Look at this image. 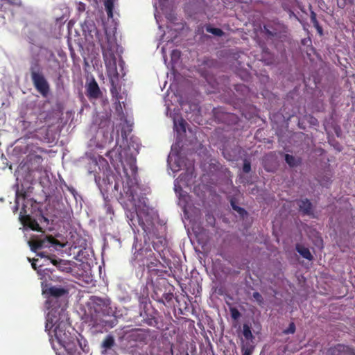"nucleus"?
<instances>
[{"instance_id":"nucleus-1","label":"nucleus","mask_w":355,"mask_h":355,"mask_svg":"<svg viewBox=\"0 0 355 355\" xmlns=\"http://www.w3.org/2000/svg\"><path fill=\"white\" fill-rule=\"evenodd\" d=\"M136 187H123V191L128 200L134 204L135 212L126 214L131 226H140L146 234H150L153 226V210L147 205V198L141 196L136 198Z\"/></svg>"},{"instance_id":"nucleus-2","label":"nucleus","mask_w":355,"mask_h":355,"mask_svg":"<svg viewBox=\"0 0 355 355\" xmlns=\"http://www.w3.org/2000/svg\"><path fill=\"white\" fill-rule=\"evenodd\" d=\"M70 329L73 330L69 322H60L53 330L55 338L68 355H81L82 352L85 351L87 345L83 346L76 336L71 334Z\"/></svg>"},{"instance_id":"nucleus-3","label":"nucleus","mask_w":355,"mask_h":355,"mask_svg":"<svg viewBox=\"0 0 355 355\" xmlns=\"http://www.w3.org/2000/svg\"><path fill=\"white\" fill-rule=\"evenodd\" d=\"M42 294L46 298L45 307L50 311L57 312L60 308L63 311L66 306L69 289L61 286L46 284L42 285Z\"/></svg>"},{"instance_id":"nucleus-4","label":"nucleus","mask_w":355,"mask_h":355,"mask_svg":"<svg viewBox=\"0 0 355 355\" xmlns=\"http://www.w3.org/2000/svg\"><path fill=\"white\" fill-rule=\"evenodd\" d=\"M31 81L35 89L44 97H46L50 91L48 80L44 76L42 67L37 59L31 62L29 68Z\"/></svg>"},{"instance_id":"nucleus-5","label":"nucleus","mask_w":355,"mask_h":355,"mask_svg":"<svg viewBox=\"0 0 355 355\" xmlns=\"http://www.w3.org/2000/svg\"><path fill=\"white\" fill-rule=\"evenodd\" d=\"M111 302L107 298H102L98 296H92L88 303L90 309L96 313L110 316L113 315L114 311L110 306Z\"/></svg>"},{"instance_id":"nucleus-6","label":"nucleus","mask_w":355,"mask_h":355,"mask_svg":"<svg viewBox=\"0 0 355 355\" xmlns=\"http://www.w3.org/2000/svg\"><path fill=\"white\" fill-rule=\"evenodd\" d=\"M104 62L107 71H116V58L115 53L110 44L107 46L101 44Z\"/></svg>"},{"instance_id":"nucleus-7","label":"nucleus","mask_w":355,"mask_h":355,"mask_svg":"<svg viewBox=\"0 0 355 355\" xmlns=\"http://www.w3.org/2000/svg\"><path fill=\"white\" fill-rule=\"evenodd\" d=\"M31 250L37 252V250L43 248H49L51 245H60L59 241L53 236H46L44 239L31 241L28 242Z\"/></svg>"},{"instance_id":"nucleus-8","label":"nucleus","mask_w":355,"mask_h":355,"mask_svg":"<svg viewBox=\"0 0 355 355\" xmlns=\"http://www.w3.org/2000/svg\"><path fill=\"white\" fill-rule=\"evenodd\" d=\"M26 213V206L23 204L19 215V219L24 225L28 227L32 230L41 232L42 228L37 221L29 215H27Z\"/></svg>"},{"instance_id":"nucleus-9","label":"nucleus","mask_w":355,"mask_h":355,"mask_svg":"<svg viewBox=\"0 0 355 355\" xmlns=\"http://www.w3.org/2000/svg\"><path fill=\"white\" fill-rule=\"evenodd\" d=\"M148 336V331L142 329H133L126 333V339L129 342H145Z\"/></svg>"},{"instance_id":"nucleus-10","label":"nucleus","mask_w":355,"mask_h":355,"mask_svg":"<svg viewBox=\"0 0 355 355\" xmlns=\"http://www.w3.org/2000/svg\"><path fill=\"white\" fill-rule=\"evenodd\" d=\"M329 355H355L354 349L349 346L338 344L330 347L328 350Z\"/></svg>"},{"instance_id":"nucleus-11","label":"nucleus","mask_w":355,"mask_h":355,"mask_svg":"<svg viewBox=\"0 0 355 355\" xmlns=\"http://www.w3.org/2000/svg\"><path fill=\"white\" fill-rule=\"evenodd\" d=\"M114 179V175H107L105 178H103L102 180L100 178L98 180L97 178H95V180L101 191L107 192L110 188H112Z\"/></svg>"},{"instance_id":"nucleus-12","label":"nucleus","mask_w":355,"mask_h":355,"mask_svg":"<svg viewBox=\"0 0 355 355\" xmlns=\"http://www.w3.org/2000/svg\"><path fill=\"white\" fill-rule=\"evenodd\" d=\"M297 203L299 207L300 211H301L304 215L313 216L314 217L313 213V205L309 200L307 198L300 200Z\"/></svg>"},{"instance_id":"nucleus-13","label":"nucleus","mask_w":355,"mask_h":355,"mask_svg":"<svg viewBox=\"0 0 355 355\" xmlns=\"http://www.w3.org/2000/svg\"><path fill=\"white\" fill-rule=\"evenodd\" d=\"M56 312L49 311L46 316V324H45V331L48 332V334L51 336V329L55 326V328L61 322H64L63 320L59 321L56 320V316L55 313Z\"/></svg>"},{"instance_id":"nucleus-14","label":"nucleus","mask_w":355,"mask_h":355,"mask_svg":"<svg viewBox=\"0 0 355 355\" xmlns=\"http://www.w3.org/2000/svg\"><path fill=\"white\" fill-rule=\"evenodd\" d=\"M101 92L98 83L93 80L89 83L87 87V96L90 98H98L100 97Z\"/></svg>"},{"instance_id":"nucleus-15","label":"nucleus","mask_w":355,"mask_h":355,"mask_svg":"<svg viewBox=\"0 0 355 355\" xmlns=\"http://www.w3.org/2000/svg\"><path fill=\"white\" fill-rule=\"evenodd\" d=\"M28 197L27 191L24 190L23 187L19 189V187L17 185V189L15 192V205L13 207V212L16 213L19 207V200L21 199L22 200H25Z\"/></svg>"},{"instance_id":"nucleus-16","label":"nucleus","mask_w":355,"mask_h":355,"mask_svg":"<svg viewBox=\"0 0 355 355\" xmlns=\"http://www.w3.org/2000/svg\"><path fill=\"white\" fill-rule=\"evenodd\" d=\"M159 291V288H154L153 294L152 295V297L154 300H157L159 302H162L163 304H164V301L169 302L172 300V299L173 297V295L172 293H169V292L164 293L162 294V295H160L158 292Z\"/></svg>"},{"instance_id":"nucleus-17","label":"nucleus","mask_w":355,"mask_h":355,"mask_svg":"<svg viewBox=\"0 0 355 355\" xmlns=\"http://www.w3.org/2000/svg\"><path fill=\"white\" fill-rule=\"evenodd\" d=\"M166 245L167 241L162 236L157 237L156 240L153 241V247L159 254H161L164 250Z\"/></svg>"},{"instance_id":"nucleus-18","label":"nucleus","mask_w":355,"mask_h":355,"mask_svg":"<svg viewBox=\"0 0 355 355\" xmlns=\"http://www.w3.org/2000/svg\"><path fill=\"white\" fill-rule=\"evenodd\" d=\"M295 250L303 258L309 261H311L313 259V257L311 254L309 249L308 248L304 247L303 245L299 243L296 244Z\"/></svg>"},{"instance_id":"nucleus-19","label":"nucleus","mask_w":355,"mask_h":355,"mask_svg":"<svg viewBox=\"0 0 355 355\" xmlns=\"http://www.w3.org/2000/svg\"><path fill=\"white\" fill-rule=\"evenodd\" d=\"M254 349V341L246 340L242 341L241 352L243 355H252Z\"/></svg>"},{"instance_id":"nucleus-20","label":"nucleus","mask_w":355,"mask_h":355,"mask_svg":"<svg viewBox=\"0 0 355 355\" xmlns=\"http://www.w3.org/2000/svg\"><path fill=\"white\" fill-rule=\"evenodd\" d=\"M106 156L110 159L112 163L115 161L121 162L122 160V156L121 153H119V150L116 148L109 150L107 153Z\"/></svg>"},{"instance_id":"nucleus-21","label":"nucleus","mask_w":355,"mask_h":355,"mask_svg":"<svg viewBox=\"0 0 355 355\" xmlns=\"http://www.w3.org/2000/svg\"><path fill=\"white\" fill-rule=\"evenodd\" d=\"M115 345V340L112 335H107L101 344V347L105 351L111 349Z\"/></svg>"},{"instance_id":"nucleus-22","label":"nucleus","mask_w":355,"mask_h":355,"mask_svg":"<svg viewBox=\"0 0 355 355\" xmlns=\"http://www.w3.org/2000/svg\"><path fill=\"white\" fill-rule=\"evenodd\" d=\"M83 31L84 33H98V30L92 21H86L83 25Z\"/></svg>"},{"instance_id":"nucleus-23","label":"nucleus","mask_w":355,"mask_h":355,"mask_svg":"<svg viewBox=\"0 0 355 355\" xmlns=\"http://www.w3.org/2000/svg\"><path fill=\"white\" fill-rule=\"evenodd\" d=\"M243 335L246 340L252 341L254 339L251 328L247 324H244L243 326Z\"/></svg>"},{"instance_id":"nucleus-24","label":"nucleus","mask_w":355,"mask_h":355,"mask_svg":"<svg viewBox=\"0 0 355 355\" xmlns=\"http://www.w3.org/2000/svg\"><path fill=\"white\" fill-rule=\"evenodd\" d=\"M107 17L112 18L113 17L114 2L113 0H105L104 3Z\"/></svg>"},{"instance_id":"nucleus-25","label":"nucleus","mask_w":355,"mask_h":355,"mask_svg":"<svg viewBox=\"0 0 355 355\" xmlns=\"http://www.w3.org/2000/svg\"><path fill=\"white\" fill-rule=\"evenodd\" d=\"M285 161L291 167L296 166L300 163V161L296 160L294 156L289 154L285 155Z\"/></svg>"},{"instance_id":"nucleus-26","label":"nucleus","mask_w":355,"mask_h":355,"mask_svg":"<svg viewBox=\"0 0 355 355\" xmlns=\"http://www.w3.org/2000/svg\"><path fill=\"white\" fill-rule=\"evenodd\" d=\"M206 31L207 32L210 33L216 36H222L224 34V32L220 28H213L209 25L206 26Z\"/></svg>"},{"instance_id":"nucleus-27","label":"nucleus","mask_w":355,"mask_h":355,"mask_svg":"<svg viewBox=\"0 0 355 355\" xmlns=\"http://www.w3.org/2000/svg\"><path fill=\"white\" fill-rule=\"evenodd\" d=\"M230 311L231 317L234 320H238L241 315V313L236 307H230Z\"/></svg>"},{"instance_id":"nucleus-28","label":"nucleus","mask_w":355,"mask_h":355,"mask_svg":"<svg viewBox=\"0 0 355 355\" xmlns=\"http://www.w3.org/2000/svg\"><path fill=\"white\" fill-rule=\"evenodd\" d=\"M354 3V0H338L337 6L338 8L343 9L345 6L348 5H352Z\"/></svg>"},{"instance_id":"nucleus-29","label":"nucleus","mask_w":355,"mask_h":355,"mask_svg":"<svg viewBox=\"0 0 355 355\" xmlns=\"http://www.w3.org/2000/svg\"><path fill=\"white\" fill-rule=\"evenodd\" d=\"M6 4L9 6H12L14 7H21L22 6V2L21 0H1Z\"/></svg>"},{"instance_id":"nucleus-30","label":"nucleus","mask_w":355,"mask_h":355,"mask_svg":"<svg viewBox=\"0 0 355 355\" xmlns=\"http://www.w3.org/2000/svg\"><path fill=\"white\" fill-rule=\"evenodd\" d=\"M174 125L179 128L183 132H186V122L183 119L178 121V123L174 121Z\"/></svg>"},{"instance_id":"nucleus-31","label":"nucleus","mask_w":355,"mask_h":355,"mask_svg":"<svg viewBox=\"0 0 355 355\" xmlns=\"http://www.w3.org/2000/svg\"><path fill=\"white\" fill-rule=\"evenodd\" d=\"M252 297L259 305L261 306L263 304V297L259 292H254Z\"/></svg>"},{"instance_id":"nucleus-32","label":"nucleus","mask_w":355,"mask_h":355,"mask_svg":"<svg viewBox=\"0 0 355 355\" xmlns=\"http://www.w3.org/2000/svg\"><path fill=\"white\" fill-rule=\"evenodd\" d=\"M310 18L313 26L318 27L319 22L317 19L316 13L313 10H311Z\"/></svg>"},{"instance_id":"nucleus-33","label":"nucleus","mask_w":355,"mask_h":355,"mask_svg":"<svg viewBox=\"0 0 355 355\" xmlns=\"http://www.w3.org/2000/svg\"><path fill=\"white\" fill-rule=\"evenodd\" d=\"M295 331V324L294 322H291L288 327L284 330L285 334H293Z\"/></svg>"},{"instance_id":"nucleus-34","label":"nucleus","mask_w":355,"mask_h":355,"mask_svg":"<svg viewBox=\"0 0 355 355\" xmlns=\"http://www.w3.org/2000/svg\"><path fill=\"white\" fill-rule=\"evenodd\" d=\"M251 171V164L250 161L245 159L243 165V171L245 173H250Z\"/></svg>"},{"instance_id":"nucleus-35","label":"nucleus","mask_w":355,"mask_h":355,"mask_svg":"<svg viewBox=\"0 0 355 355\" xmlns=\"http://www.w3.org/2000/svg\"><path fill=\"white\" fill-rule=\"evenodd\" d=\"M234 210L236 211L241 218H244L248 215V212L242 207H234Z\"/></svg>"},{"instance_id":"nucleus-36","label":"nucleus","mask_w":355,"mask_h":355,"mask_svg":"<svg viewBox=\"0 0 355 355\" xmlns=\"http://www.w3.org/2000/svg\"><path fill=\"white\" fill-rule=\"evenodd\" d=\"M206 220L207 222L211 225V226H214L215 225V221H216V219L214 218V216L212 215V214H207L206 215Z\"/></svg>"},{"instance_id":"nucleus-37","label":"nucleus","mask_w":355,"mask_h":355,"mask_svg":"<svg viewBox=\"0 0 355 355\" xmlns=\"http://www.w3.org/2000/svg\"><path fill=\"white\" fill-rule=\"evenodd\" d=\"M115 97H116V111L119 113H120L121 112H122V106H121V103L120 101V97L118 96V94H116L115 95Z\"/></svg>"},{"instance_id":"nucleus-38","label":"nucleus","mask_w":355,"mask_h":355,"mask_svg":"<svg viewBox=\"0 0 355 355\" xmlns=\"http://www.w3.org/2000/svg\"><path fill=\"white\" fill-rule=\"evenodd\" d=\"M159 263H160V261L158 259H155L147 264V268L150 270L153 269V268L157 267Z\"/></svg>"},{"instance_id":"nucleus-39","label":"nucleus","mask_w":355,"mask_h":355,"mask_svg":"<svg viewBox=\"0 0 355 355\" xmlns=\"http://www.w3.org/2000/svg\"><path fill=\"white\" fill-rule=\"evenodd\" d=\"M51 261V262L55 266H58V265L59 264H64V261L61 259H54V258H49Z\"/></svg>"},{"instance_id":"nucleus-40","label":"nucleus","mask_w":355,"mask_h":355,"mask_svg":"<svg viewBox=\"0 0 355 355\" xmlns=\"http://www.w3.org/2000/svg\"><path fill=\"white\" fill-rule=\"evenodd\" d=\"M180 51L178 50H173L171 53V59L173 60L174 59H178L180 56Z\"/></svg>"},{"instance_id":"nucleus-41","label":"nucleus","mask_w":355,"mask_h":355,"mask_svg":"<svg viewBox=\"0 0 355 355\" xmlns=\"http://www.w3.org/2000/svg\"><path fill=\"white\" fill-rule=\"evenodd\" d=\"M184 176H186L189 179H191L192 177V174L191 173L189 174V173H186L185 174L182 173L180 175L178 180H179L180 181H182L183 180V178H184Z\"/></svg>"},{"instance_id":"nucleus-42","label":"nucleus","mask_w":355,"mask_h":355,"mask_svg":"<svg viewBox=\"0 0 355 355\" xmlns=\"http://www.w3.org/2000/svg\"><path fill=\"white\" fill-rule=\"evenodd\" d=\"M154 322H155V318H148L146 320V323L149 325V326H153L154 325Z\"/></svg>"},{"instance_id":"nucleus-43","label":"nucleus","mask_w":355,"mask_h":355,"mask_svg":"<svg viewBox=\"0 0 355 355\" xmlns=\"http://www.w3.org/2000/svg\"><path fill=\"white\" fill-rule=\"evenodd\" d=\"M67 265V262L64 261V264H59L58 265L57 268L61 270V271H64L65 269L67 268H66V266Z\"/></svg>"},{"instance_id":"nucleus-44","label":"nucleus","mask_w":355,"mask_h":355,"mask_svg":"<svg viewBox=\"0 0 355 355\" xmlns=\"http://www.w3.org/2000/svg\"><path fill=\"white\" fill-rule=\"evenodd\" d=\"M33 160L36 162L41 163L42 161V157L40 155H34Z\"/></svg>"},{"instance_id":"nucleus-45","label":"nucleus","mask_w":355,"mask_h":355,"mask_svg":"<svg viewBox=\"0 0 355 355\" xmlns=\"http://www.w3.org/2000/svg\"><path fill=\"white\" fill-rule=\"evenodd\" d=\"M205 63L207 65L209 64L210 66H213L214 64L216 63V61L214 60H207L205 61Z\"/></svg>"},{"instance_id":"nucleus-46","label":"nucleus","mask_w":355,"mask_h":355,"mask_svg":"<svg viewBox=\"0 0 355 355\" xmlns=\"http://www.w3.org/2000/svg\"><path fill=\"white\" fill-rule=\"evenodd\" d=\"M37 261V259H33V262L31 263V266H32V268L35 270H37V266L35 263V261Z\"/></svg>"},{"instance_id":"nucleus-47","label":"nucleus","mask_w":355,"mask_h":355,"mask_svg":"<svg viewBox=\"0 0 355 355\" xmlns=\"http://www.w3.org/2000/svg\"><path fill=\"white\" fill-rule=\"evenodd\" d=\"M230 204H231V206H232L233 209H234V207H238V205H236V201H235V200L234 198L231 199Z\"/></svg>"},{"instance_id":"nucleus-48","label":"nucleus","mask_w":355,"mask_h":355,"mask_svg":"<svg viewBox=\"0 0 355 355\" xmlns=\"http://www.w3.org/2000/svg\"><path fill=\"white\" fill-rule=\"evenodd\" d=\"M37 255L40 256V257H47L48 259L49 258V257L46 255V252H39L37 253Z\"/></svg>"},{"instance_id":"nucleus-49","label":"nucleus","mask_w":355,"mask_h":355,"mask_svg":"<svg viewBox=\"0 0 355 355\" xmlns=\"http://www.w3.org/2000/svg\"><path fill=\"white\" fill-rule=\"evenodd\" d=\"M51 57L53 58V60L56 62L57 64H59V61L58 60L55 58L54 53L53 52H51Z\"/></svg>"},{"instance_id":"nucleus-50","label":"nucleus","mask_w":355,"mask_h":355,"mask_svg":"<svg viewBox=\"0 0 355 355\" xmlns=\"http://www.w3.org/2000/svg\"><path fill=\"white\" fill-rule=\"evenodd\" d=\"M318 32L320 33V34H322V27L320 26V24H318V27H315Z\"/></svg>"},{"instance_id":"nucleus-51","label":"nucleus","mask_w":355,"mask_h":355,"mask_svg":"<svg viewBox=\"0 0 355 355\" xmlns=\"http://www.w3.org/2000/svg\"><path fill=\"white\" fill-rule=\"evenodd\" d=\"M115 92H116V87L114 85H112V87L111 88V92L113 94V96L114 95Z\"/></svg>"},{"instance_id":"nucleus-52","label":"nucleus","mask_w":355,"mask_h":355,"mask_svg":"<svg viewBox=\"0 0 355 355\" xmlns=\"http://www.w3.org/2000/svg\"><path fill=\"white\" fill-rule=\"evenodd\" d=\"M114 189L117 191L118 190V184L116 183H114V186H113Z\"/></svg>"},{"instance_id":"nucleus-53","label":"nucleus","mask_w":355,"mask_h":355,"mask_svg":"<svg viewBox=\"0 0 355 355\" xmlns=\"http://www.w3.org/2000/svg\"><path fill=\"white\" fill-rule=\"evenodd\" d=\"M236 87H245L243 85H236Z\"/></svg>"},{"instance_id":"nucleus-54","label":"nucleus","mask_w":355,"mask_h":355,"mask_svg":"<svg viewBox=\"0 0 355 355\" xmlns=\"http://www.w3.org/2000/svg\"><path fill=\"white\" fill-rule=\"evenodd\" d=\"M178 191V188H177V186L175 185V191Z\"/></svg>"},{"instance_id":"nucleus-55","label":"nucleus","mask_w":355,"mask_h":355,"mask_svg":"<svg viewBox=\"0 0 355 355\" xmlns=\"http://www.w3.org/2000/svg\"><path fill=\"white\" fill-rule=\"evenodd\" d=\"M186 355H189V353H187H187H186Z\"/></svg>"}]
</instances>
